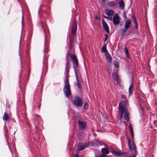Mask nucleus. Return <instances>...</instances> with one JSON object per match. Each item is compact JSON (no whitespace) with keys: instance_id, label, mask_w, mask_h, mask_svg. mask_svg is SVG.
<instances>
[{"instance_id":"nucleus-2","label":"nucleus","mask_w":157,"mask_h":157,"mask_svg":"<svg viewBox=\"0 0 157 157\" xmlns=\"http://www.w3.org/2000/svg\"><path fill=\"white\" fill-rule=\"evenodd\" d=\"M123 101H122L119 103V113L120 115L119 117L121 120L123 116V114L124 113V118L125 120L128 121L129 120V113L128 112L127 109L124 105L123 104Z\"/></svg>"},{"instance_id":"nucleus-9","label":"nucleus","mask_w":157,"mask_h":157,"mask_svg":"<svg viewBox=\"0 0 157 157\" xmlns=\"http://www.w3.org/2000/svg\"><path fill=\"white\" fill-rule=\"evenodd\" d=\"M79 126L80 129H85L86 126V124L84 122L79 121H78Z\"/></svg>"},{"instance_id":"nucleus-16","label":"nucleus","mask_w":157,"mask_h":157,"mask_svg":"<svg viewBox=\"0 0 157 157\" xmlns=\"http://www.w3.org/2000/svg\"><path fill=\"white\" fill-rule=\"evenodd\" d=\"M9 118V115L8 114L6 113L5 112L3 115V120L4 121H7L8 120Z\"/></svg>"},{"instance_id":"nucleus-30","label":"nucleus","mask_w":157,"mask_h":157,"mask_svg":"<svg viewBox=\"0 0 157 157\" xmlns=\"http://www.w3.org/2000/svg\"><path fill=\"white\" fill-rule=\"evenodd\" d=\"M107 19L110 21H111L112 20V17H107Z\"/></svg>"},{"instance_id":"nucleus-27","label":"nucleus","mask_w":157,"mask_h":157,"mask_svg":"<svg viewBox=\"0 0 157 157\" xmlns=\"http://www.w3.org/2000/svg\"><path fill=\"white\" fill-rule=\"evenodd\" d=\"M108 5L111 7H113L115 6V3L113 2H112L109 3Z\"/></svg>"},{"instance_id":"nucleus-20","label":"nucleus","mask_w":157,"mask_h":157,"mask_svg":"<svg viewBox=\"0 0 157 157\" xmlns=\"http://www.w3.org/2000/svg\"><path fill=\"white\" fill-rule=\"evenodd\" d=\"M111 152L112 153L115 155L119 156L121 155V153L119 152L116 151H112Z\"/></svg>"},{"instance_id":"nucleus-36","label":"nucleus","mask_w":157,"mask_h":157,"mask_svg":"<svg viewBox=\"0 0 157 157\" xmlns=\"http://www.w3.org/2000/svg\"><path fill=\"white\" fill-rule=\"evenodd\" d=\"M90 142H89L88 144L89 145V143H90Z\"/></svg>"},{"instance_id":"nucleus-23","label":"nucleus","mask_w":157,"mask_h":157,"mask_svg":"<svg viewBox=\"0 0 157 157\" xmlns=\"http://www.w3.org/2000/svg\"><path fill=\"white\" fill-rule=\"evenodd\" d=\"M124 52L125 54H127V57L128 58L129 57V53L128 52V49L127 48H124Z\"/></svg>"},{"instance_id":"nucleus-35","label":"nucleus","mask_w":157,"mask_h":157,"mask_svg":"<svg viewBox=\"0 0 157 157\" xmlns=\"http://www.w3.org/2000/svg\"><path fill=\"white\" fill-rule=\"evenodd\" d=\"M103 2H105L106 0H102Z\"/></svg>"},{"instance_id":"nucleus-21","label":"nucleus","mask_w":157,"mask_h":157,"mask_svg":"<svg viewBox=\"0 0 157 157\" xmlns=\"http://www.w3.org/2000/svg\"><path fill=\"white\" fill-rule=\"evenodd\" d=\"M106 45L105 44H104V46L101 48V51L103 52H106L108 53V51L106 48Z\"/></svg>"},{"instance_id":"nucleus-19","label":"nucleus","mask_w":157,"mask_h":157,"mask_svg":"<svg viewBox=\"0 0 157 157\" xmlns=\"http://www.w3.org/2000/svg\"><path fill=\"white\" fill-rule=\"evenodd\" d=\"M133 86L132 84L131 85L129 89V94H130V95L132 94V92L133 91Z\"/></svg>"},{"instance_id":"nucleus-3","label":"nucleus","mask_w":157,"mask_h":157,"mask_svg":"<svg viewBox=\"0 0 157 157\" xmlns=\"http://www.w3.org/2000/svg\"><path fill=\"white\" fill-rule=\"evenodd\" d=\"M77 28V23L75 19L71 27V32L69 37V42L70 44V47H71L72 44L73 43V40L75 38L76 34V33Z\"/></svg>"},{"instance_id":"nucleus-7","label":"nucleus","mask_w":157,"mask_h":157,"mask_svg":"<svg viewBox=\"0 0 157 157\" xmlns=\"http://www.w3.org/2000/svg\"><path fill=\"white\" fill-rule=\"evenodd\" d=\"M113 21L115 25H118L120 23V17L117 14H116L113 18Z\"/></svg>"},{"instance_id":"nucleus-34","label":"nucleus","mask_w":157,"mask_h":157,"mask_svg":"<svg viewBox=\"0 0 157 157\" xmlns=\"http://www.w3.org/2000/svg\"><path fill=\"white\" fill-rule=\"evenodd\" d=\"M104 17L105 18H106L107 19V17H106V16H104Z\"/></svg>"},{"instance_id":"nucleus-29","label":"nucleus","mask_w":157,"mask_h":157,"mask_svg":"<svg viewBox=\"0 0 157 157\" xmlns=\"http://www.w3.org/2000/svg\"><path fill=\"white\" fill-rule=\"evenodd\" d=\"M101 157H108V156H107L105 155L102 154L101 155Z\"/></svg>"},{"instance_id":"nucleus-10","label":"nucleus","mask_w":157,"mask_h":157,"mask_svg":"<svg viewBox=\"0 0 157 157\" xmlns=\"http://www.w3.org/2000/svg\"><path fill=\"white\" fill-rule=\"evenodd\" d=\"M102 21L103 26L104 29L107 33H109V30L108 26L107 24L105 22L104 20L102 19Z\"/></svg>"},{"instance_id":"nucleus-12","label":"nucleus","mask_w":157,"mask_h":157,"mask_svg":"<svg viewBox=\"0 0 157 157\" xmlns=\"http://www.w3.org/2000/svg\"><path fill=\"white\" fill-rule=\"evenodd\" d=\"M88 145H83L82 144V143H79L78 146V149L79 150H82L84 148L87 147Z\"/></svg>"},{"instance_id":"nucleus-17","label":"nucleus","mask_w":157,"mask_h":157,"mask_svg":"<svg viewBox=\"0 0 157 157\" xmlns=\"http://www.w3.org/2000/svg\"><path fill=\"white\" fill-rule=\"evenodd\" d=\"M101 151L102 153V154H108L109 153V151H108V149L106 148H102L101 149Z\"/></svg>"},{"instance_id":"nucleus-15","label":"nucleus","mask_w":157,"mask_h":157,"mask_svg":"<svg viewBox=\"0 0 157 157\" xmlns=\"http://www.w3.org/2000/svg\"><path fill=\"white\" fill-rule=\"evenodd\" d=\"M105 55L107 59L108 60L109 62H111L112 61V58L110 55L108 53V52L106 53L105 54Z\"/></svg>"},{"instance_id":"nucleus-37","label":"nucleus","mask_w":157,"mask_h":157,"mask_svg":"<svg viewBox=\"0 0 157 157\" xmlns=\"http://www.w3.org/2000/svg\"><path fill=\"white\" fill-rule=\"evenodd\" d=\"M122 97L124 98V95H123V96H122Z\"/></svg>"},{"instance_id":"nucleus-33","label":"nucleus","mask_w":157,"mask_h":157,"mask_svg":"<svg viewBox=\"0 0 157 157\" xmlns=\"http://www.w3.org/2000/svg\"><path fill=\"white\" fill-rule=\"evenodd\" d=\"M75 157H79L78 155H76L75 156Z\"/></svg>"},{"instance_id":"nucleus-6","label":"nucleus","mask_w":157,"mask_h":157,"mask_svg":"<svg viewBox=\"0 0 157 157\" xmlns=\"http://www.w3.org/2000/svg\"><path fill=\"white\" fill-rule=\"evenodd\" d=\"M67 55L70 57L71 59L73 60L74 61L75 64L76 66L78 67V63L77 56L75 55L70 53V52H68V53Z\"/></svg>"},{"instance_id":"nucleus-8","label":"nucleus","mask_w":157,"mask_h":157,"mask_svg":"<svg viewBox=\"0 0 157 157\" xmlns=\"http://www.w3.org/2000/svg\"><path fill=\"white\" fill-rule=\"evenodd\" d=\"M131 21L130 20H128L125 22L124 29H122L123 33L126 32L130 27Z\"/></svg>"},{"instance_id":"nucleus-25","label":"nucleus","mask_w":157,"mask_h":157,"mask_svg":"<svg viewBox=\"0 0 157 157\" xmlns=\"http://www.w3.org/2000/svg\"><path fill=\"white\" fill-rule=\"evenodd\" d=\"M114 65L116 67H119V64L118 62L117 61H114L113 62Z\"/></svg>"},{"instance_id":"nucleus-31","label":"nucleus","mask_w":157,"mask_h":157,"mask_svg":"<svg viewBox=\"0 0 157 157\" xmlns=\"http://www.w3.org/2000/svg\"><path fill=\"white\" fill-rule=\"evenodd\" d=\"M105 36H106V37L105 38V40H106L107 39L108 37L107 34H105Z\"/></svg>"},{"instance_id":"nucleus-18","label":"nucleus","mask_w":157,"mask_h":157,"mask_svg":"<svg viewBox=\"0 0 157 157\" xmlns=\"http://www.w3.org/2000/svg\"><path fill=\"white\" fill-rule=\"evenodd\" d=\"M129 127L130 129V130L131 132V133L132 134V138L133 139L134 138V132L133 130V128L132 125L131 124H129Z\"/></svg>"},{"instance_id":"nucleus-5","label":"nucleus","mask_w":157,"mask_h":157,"mask_svg":"<svg viewBox=\"0 0 157 157\" xmlns=\"http://www.w3.org/2000/svg\"><path fill=\"white\" fill-rule=\"evenodd\" d=\"M128 143L129 148L132 152V154L136 155V151L135 145L133 143L130 144L129 140H128Z\"/></svg>"},{"instance_id":"nucleus-32","label":"nucleus","mask_w":157,"mask_h":157,"mask_svg":"<svg viewBox=\"0 0 157 157\" xmlns=\"http://www.w3.org/2000/svg\"><path fill=\"white\" fill-rule=\"evenodd\" d=\"M22 26H23V16H22Z\"/></svg>"},{"instance_id":"nucleus-1","label":"nucleus","mask_w":157,"mask_h":157,"mask_svg":"<svg viewBox=\"0 0 157 157\" xmlns=\"http://www.w3.org/2000/svg\"><path fill=\"white\" fill-rule=\"evenodd\" d=\"M69 59H67L66 61V69H67V74H66V76L65 77V86L63 88L64 92L66 96L68 97L71 94V92L70 90V85L68 81V77L69 76L68 75V73L69 72Z\"/></svg>"},{"instance_id":"nucleus-4","label":"nucleus","mask_w":157,"mask_h":157,"mask_svg":"<svg viewBox=\"0 0 157 157\" xmlns=\"http://www.w3.org/2000/svg\"><path fill=\"white\" fill-rule=\"evenodd\" d=\"M74 103L75 105L77 106H82L83 105V101L80 98L77 97L75 98Z\"/></svg>"},{"instance_id":"nucleus-24","label":"nucleus","mask_w":157,"mask_h":157,"mask_svg":"<svg viewBox=\"0 0 157 157\" xmlns=\"http://www.w3.org/2000/svg\"><path fill=\"white\" fill-rule=\"evenodd\" d=\"M88 107V105L87 102H85L84 106V109H87Z\"/></svg>"},{"instance_id":"nucleus-13","label":"nucleus","mask_w":157,"mask_h":157,"mask_svg":"<svg viewBox=\"0 0 157 157\" xmlns=\"http://www.w3.org/2000/svg\"><path fill=\"white\" fill-rule=\"evenodd\" d=\"M105 13L108 16H113L114 14V11L111 10H106L105 11Z\"/></svg>"},{"instance_id":"nucleus-11","label":"nucleus","mask_w":157,"mask_h":157,"mask_svg":"<svg viewBox=\"0 0 157 157\" xmlns=\"http://www.w3.org/2000/svg\"><path fill=\"white\" fill-rule=\"evenodd\" d=\"M112 76L113 79L117 82L118 84H119L120 81L119 78L117 74L116 73H113Z\"/></svg>"},{"instance_id":"nucleus-22","label":"nucleus","mask_w":157,"mask_h":157,"mask_svg":"<svg viewBox=\"0 0 157 157\" xmlns=\"http://www.w3.org/2000/svg\"><path fill=\"white\" fill-rule=\"evenodd\" d=\"M76 78L77 80V86L79 88H81V86L80 83H79L80 81L78 80V78L77 76H76Z\"/></svg>"},{"instance_id":"nucleus-14","label":"nucleus","mask_w":157,"mask_h":157,"mask_svg":"<svg viewBox=\"0 0 157 157\" xmlns=\"http://www.w3.org/2000/svg\"><path fill=\"white\" fill-rule=\"evenodd\" d=\"M119 7L122 9L124 8V2L122 0H121L119 2Z\"/></svg>"},{"instance_id":"nucleus-28","label":"nucleus","mask_w":157,"mask_h":157,"mask_svg":"<svg viewBox=\"0 0 157 157\" xmlns=\"http://www.w3.org/2000/svg\"><path fill=\"white\" fill-rule=\"evenodd\" d=\"M136 155H135L132 154V156H131L130 155H126L124 157H136Z\"/></svg>"},{"instance_id":"nucleus-26","label":"nucleus","mask_w":157,"mask_h":157,"mask_svg":"<svg viewBox=\"0 0 157 157\" xmlns=\"http://www.w3.org/2000/svg\"><path fill=\"white\" fill-rule=\"evenodd\" d=\"M134 22H135V25H136L135 27H136V29H137L138 28V23H137V21L135 17H134Z\"/></svg>"}]
</instances>
